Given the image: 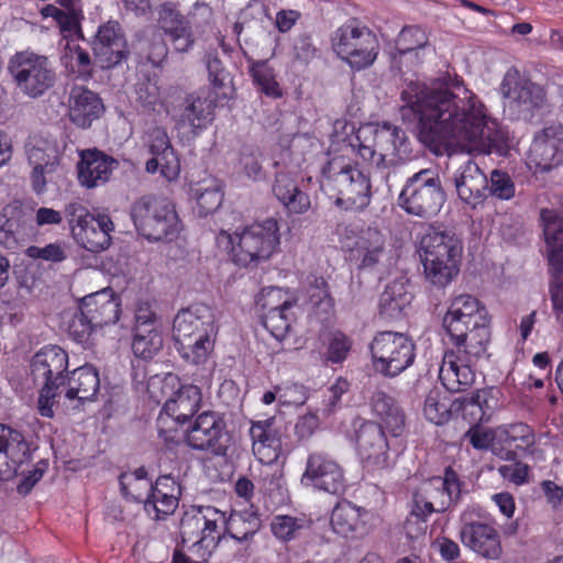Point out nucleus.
I'll return each instance as SVG.
<instances>
[{"instance_id": "1", "label": "nucleus", "mask_w": 563, "mask_h": 563, "mask_svg": "<svg viewBox=\"0 0 563 563\" xmlns=\"http://www.w3.org/2000/svg\"><path fill=\"white\" fill-rule=\"evenodd\" d=\"M401 100L404 115L412 112L418 137L429 147L452 144L467 152L501 154L507 146V133L497 120L460 84L450 88L410 81L401 91Z\"/></svg>"}, {"instance_id": "2", "label": "nucleus", "mask_w": 563, "mask_h": 563, "mask_svg": "<svg viewBox=\"0 0 563 563\" xmlns=\"http://www.w3.org/2000/svg\"><path fill=\"white\" fill-rule=\"evenodd\" d=\"M351 146L357 155L389 181L391 172L409 155L406 132L390 122L368 123L357 130Z\"/></svg>"}, {"instance_id": "3", "label": "nucleus", "mask_w": 563, "mask_h": 563, "mask_svg": "<svg viewBox=\"0 0 563 563\" xmlns=\"http://www.w3.org/2000/svg\"><path fill=\"white\" fill-rule=\"evenodd\" d=\"M218 328L211 308L203 303L192 305L178 311L173 323L175 347L183 360L199 365L213 350Z\"/></svg>"}, {"instance_id": "4", "label": "nucleus", "mask_w": 563, "mask_h": 563, "mask_svg": "<svg viewBox=\"0 0 563 563\" xmlns=\"http://www.w3.org/2000/svg\"><path fill=\"white\" fill-rule=\"evenodd\" d=\"M420 249L426 282L435 289L445 288L459 275L462 242L451 231L429 228Z\"/></svg>"}, {"instance_id": "5", "label": "nucleus", "mask_w": 563, "mask_h": 563, "mask_svg": "<svg viewBox=\"0 0 563 563\" xmlns=\"http://www.w3.org/2000/svg\"><path fill=\"white\" fill-rule=\"evenodd\" d=\"M224 527V512L211 506L191 507L180 519L181 547L197 560L207 561L221 540Z\"/></svg>"}, {"instance_id": "6", "label": "nucleus", "mask_w": 563, "mask_h": 563, "mask_svg": "<svg viewBox=\"0 0 563 563\" xmlns=\"http://www.w3.org/2000/svg\"><path fill=\"white\" fill-rule=\"evenodd\" d=\"M7 70L18 93L32 100L47 95L57 82L53 62L47 56L29 49L12 55Z\"/></svg>"}, {"instance_id": "7", "label": "nucleus", "mask_w": 563, "mask_h": 563, "mask_svg": "<svg viewBox=\"0 0 563 563\" xmlns=\"http://www.w3.org/2000/svg\"><path fill=\"white\" fill-rule=\"evenodd\" d=\"M323 186L335 191V205L346 210H362L371 201L369 178L343 157L331 158L322 168Z\"/></svg>"}, {"instance_id": "8", "label": "nucleus", "mask_w": 563, "mask_h": 563, "mask_svg": "<svg viewBox=\"0 0 563 563\" xmlns=\"http://www.w3.org/2000/svg\"><path fill=\"white\" fill-rule=\"evenodd\" d=\"M331 47L352 69L363 70L375 63L379 53V41L367 25L351 20L332 33Z\"/></svg>"}, {"instance_id": "9", "label": "nucleus", "mask_w": 563, "mask_h": 563, "mask_svg": "<svg viewBox=\"0 0 563 563\" xmlns=\"http://www.w3.org/2000/svg\"><path fill=\"white\" fill-rule=\"evenodd\" d=\"M444 201L445 191L440 175L431 168L408 177L398 196V206L406 213L423 219L435 216Z\"/></svg>"}, {"instance_id": "10", "label": "nucleus", "mask_w": 563, "mask_h": 563, "mask_svg": "<svg viewBox=\"0 0 563 563\" xmlns=\"http://www.w3.org/2000/svg\"><path fill=\"white\" fill-rule=\"evenodd\" d=\"M68 367L67 353L57 345L41 349L32 358L31 373L34 382L43 383L37 408L42 417L54 416L53 406L57 389L65 384L64 373Z\"/></svg>"}, {"instance_id": "11", "label": "nucleus", "mask_w": 563, "mask_h": 563, "mask_svg": "<svg viewBox=\"0 0 563 563\" xmlns=\"http://www.w3.org/2000/svg\"><path fill=\"white\" fill-rule=\"evenodd\" d=\"M225 238L232 244L234 261L242 266H256L268 260L279 245L278 224L275 219L253 223L234 238Z\"/></svg>"}, {"instance_id": "12", "label": "nucleus", "mask_w": 563, "mask_h": 563, "mask_svg": "<svg viewBox=\"0 0 563 563\" xmlns=\"http://www.w3.org/2000/svg\"><path fill=\"white\" fill-rule=\"evenodd\" d=\"M131 218L136 230L147 240H172L178 231L175 208L165 199L142 197L132 205Z\"/></svg>"}, {"instance_id": "13", "label": "nucleus", "mask_w": 563, "mask_h": 563, "mask_svg": "<svg viewBox=\"0 0 563 563\" xmlns=\"http://www.w3.org/2000/svg\"><path fill=\"white\" fill-rule=\"evenodd\" d=\"M415 349L413 341L404 333L379 332L369 345L373 367L386 377H396L412 365Z\"/></svg>"}, {"instance_id": "14", "label": "nucleus", "mask_w": 563, "mask_h": 563, "mask_svg": "<svg viewBox=\"0 0 563 563\" xmlns=\"http://www.w3.org/2000/svg\"><path fill=\"white\" fill-rule=\"evenodd\" d=\"M65 217L73 238L85 250L99 253L110 246L114 224L108 214H93L81 203L70 202L65 208Z\"/></svg>"}, {"instance_id": "15", "label": "nucleus", "mask_w": 563, "mask_h": 563, "mask_svg": "<svg viewBox=\"0 0 563 563\" xmlns=\"http://www.w3.org/2000/svg\"><path fill=\"white\" fill-rule=\"evenodd\" d=\"M499 91L505 108L516 119H531L547 103L544 88L522 76L515 67L506 71Z\"/></svg>"}, {"instance_id": "16", "label": "nucleus", "mask_w": 563, "mask_h": 563, "mask_svg": "<svg viewBox=\"0 0 563 563\" xmlns=\"http://www.w3.org/2000/svg\"><path fill=\"white\" fill-rule=\"evenodd\" d=\"M462 486L456 472L446 467L443 476L432 477L421 485L413 495V503L429 514L444 512L459 504Z\"/></svg>"}, {"instance_id": "17", "label": "nucleus", "mask_w": 563, "mask_h": 563, "mask_svg": "<svg viewBox=\"0 0 563 563\" xmlns=\"http://www.w3.org/2000/svg\"><path fill=\"white\" fill-rule=\"evenodd\" d=\"M357 454L366 467L383 470L389 463V443L382 424L357 419L353 422Z\"/></svg>"}, {"instance_id": "18", "label": "nucleus", "mask_w": 563, "mask_h": 563, "mask_svg": "<svg viewBox=\"0 0 563 563\" xmlns=\"http://www.w3.org/2000/svg\"><path fill=\"white\" fill-rule=\"evenodd\" d=\"M225 422L214 411H203L186 430V443L194 450L209 451L213 455H224Z\"/></svg>"}, {"instance_id": "19", "label": "nucleus", "mask_w": 563, "mask_h": 563, "mask_svg": "<svg viewBox=\"0 0 563 563\" xmlns=\"http://www.w3.org/2000/svg\"><path fill=\"white\" fill-rule=\"evenodd\" d=\"M301 484L333 495H340L345 490L342 467L322 452H311L308 455Z\"/></svg>"}, {"instance_id": "20", "label": "nucleus", "mask_w": 563, "mask_h": 563, "mask_svg": "<svg viewBox=\"0 0 563 563\" xmlns=\"http://www.w3.org/2000/svg\"><path fill=\"white\" fill-rule=\"evenodd\" d=\"M529 159L540 172H549L563 163L562 124L548 125L534 135Z\"/></svg>"}, {"instance_id": "21", "label": "nucleus", "mask_w": 563, "mask_h": 563, "mask_svg": "<svg viewBox=\"0 0 563 563\" xmlns=\"http://www.w3.org/2000/svg\"><path fill=\"white\" fill-rule=\"evenodd\" d=\"M31 460L30 445L24 435L0 424V481L14 478L19 468Z\"/></svg>"}, {"instance_id": "22", "label": "nucleus", "mask_w": 563, "mask_h": 563, "mask_svg": "<svg viewBox=\"0 0 563 563\" xmlns=\"http://www.w3.org/2000/svg\"><path fill=\"white\" fill-rule=\"evenodd\" d=\"M486 319H488L487 311L477 298L463 294L452 299L443 317V327L450 336H461L462 331Z\"/></svg>"}, {"instance_id": "23", "label": "nucleus", "mask_w": 563, "mask_h": 563, "mask_svg": "<svg viewBox=\"0 0 563 563\" xmlns=\"http://www.w3.org/2000/svg\"><path fill=\"white\" fill-rule=\"evenodd\" d=\"M459 198L472 209L482 205L488 195V178L473 161H467L453 177Z\"/></svg>"}, {"instance_id": "24", "label": "nucleus", "mask_w": 563, "mask_h": 563, "mask_svg": "<svg viewBox=\"0 0 563 563\" xmlns=\"http://www.w3.org/2000/svg\"><path fill=\"white\" fill-rule=\"evenodd\" d=\"M77 164L78 181L86 188H95L106 184L119 162L97 148L82 150Z\"/></svg>"}, {"instance_id": "25", "label": "nucleus", "mask_w": 563, "mask_h": 563, "mask_svg": "<svg viewBox=\"0 0 563 563\" xmlns=\"http://www.w3.org/2000/svg\"><path fill=\"white\" fill-rule=\"evenodd\" d=\"M148 150L153 155L146 162L145 169L154 174L157 170L167 179H174L180 170L179 159L170 144L166 131L162 128H154L148 134Z\"/></svg>"}, {"instance_id": "26", "label": "nucleus", "mask_w": 563, "mask_h": 563, "mask_svg": "<svg viewBox=\"0 0 563 563\" xmlns=\"http://www.w3.org/2000/svg\"><path fill=\"white\" fill-rule=\"evenodd\" d=\"M27 162L32 167L30 180L33 191L36 195L44 194V180L42 170L46 169L48 174L57 172L60 165V155L55 143L38 140L27 148Z\"/></svg>"}, {"instance_id": "27", "label": "nucleus", "mask_w": 563, "mask_h": 563, "mask_svg": "<svg viewBox=\"0 0 563 563\" xmlns=\"http://www.w3.org/2000/svg\"><path fill=\"white\" fill-rule=\"evenodd\" d=\"M460 537L464 545L486 559L496 560L501 554L499 534L487 523H465L460 531Z\"/></svg>"}, {"instance_id": "28", "label": "nucleus", "mask_w": 563, "mask_h": 563, "mask_svg": "<svg viewBox=\"0 0 563 563\" xmlns=\"http://www.w3.org/2000/svg\"><path fill=\"white\" fill-rule=\"evenodd\" d=\"M464 357L448 351L442 360L439 378L446 390L462 393L475 382V372L472 368L476 362H464Z\"/></svg>"}, {"instance_id": "29", "label": "nucleus", "mask_w": 563, "mask_h": 563, "mask_svg": "<svg viewBox=\"0 0 563 563\" xmlns=\"http://www.w3.org/2000/svg\"><path fill=\"white\" fill-rule=\"evenodd\" d=\"M80 306L97 329L119 320L120 299L109 288L86 296Z\"/></svg>"}, {"instance_id": "30", "label": "nucleus", "mask_w": 563, "mask_h": 563, "mask_svg": "<svg viewBox=\"0 0 563 563\" xmlns=\"http://www.w3.org/2000/svg\"><path fill=\"white\" fill-rule=\"evenodd\" d=\"M272 191L289 214L306 213L311 207L309 195L299 188L294 175L289 172L276 174Z\"/></svg>"}, {"instance_id": "31", "label": "nucleus", "mask_w": 563, "mask_h": 563, "mask_svg": "<svg viewBox=\"0 0 563 563\" xmlns=\"http://www.w3.org/2000/svg\"><path fill=\"white\" fill-rule=\"evenodd\" d=\"M130 55H133L140 64L158 66L167 55V46L161 31L155 26H148L137 32L132 40Z\"/></svg>"}, {"instance_id": "32", "label": "nucleus", "mask_w": 563, "mask_h": 563, "mask_svg": "<svg viewBox=\"0 0 563 563\" xmlns=\"http://www.w3.org/2000/svg\"><path fill=\"white\" fill-rule=\"evenodd\" d=\"M273 423V419L257 421L250 429L253 453L263 465L279 464L282 442Z\"/></svg>"}, {"instance_id": "33", "label": "nucleus", "mask_w": 563, "mask_h": 563, "mask_svg": "<svg viewBox=\"0 0 563 563\" xmlns=\"http://www.w3.org/2000/svg\"><path fill=\"white\" fill-rule=\"evenodd\" d=\"M454 349L450 352L464 357V362H476L485 355L490 339L489 320L462 331L461 336H450Z\"/></svg>"}, {"instance_id": "34", "label": "nucleus", "mask_w": 563, "mask_h": 563, "mask_svg": "<svg viewBox=\"0 0 563 563\" xmlns=\"http://www.w3.org/2000/svg\"><path fill=\"white\" fill-rule=\"evenodd\" d=\"M69 118L79 128H89L103 112L104 107L99 96L82 87L75 86L70 91Z\"/></svg>"}, {"instance_id": "35", "label": "nucleus", "mask_w": 563, "mask_h": 563, "mask_svg": "<svg viewBox=\"0 0 563 563\" xmlns=\"http://www.w3.org/2000/svg\"><path fill=\"white\" fill-rule=\"evenodd\" d=\"M175 482L169 476L158 477L150 495L144 499L146 514L155 520L165 519L172 515L177 506L178 498L174 494Z\"/></svg>"}, {"instance_id": "36", "label": "nucleus", "mask_w": 563, "mask_h": 563, "mask_svg": "<svg viewBox=\"0 0 563 563\" xmlns=\"http://www.w3.org/2000/svg\"><path fill=\"white\" fill-rule=\"evenodd\" d=\"M386 254V239L376 228H367L357 236L352 256L360 261L361 268L376 266Z\"/></svg>"}, {"instance_id": "37", "label": "nucleus", "mask_w": 563, "mask_h": 563, "mask_svg": "<svg viewBox=\"0 0 563 563\" xmlns=\"http://www.w3.org/2000/svg\"><path fill=\"white\" fill-rule=\"evenodd\" d=\"M216 100L200 93L186 97L178 124L188 125L194 133L207 128L213 120Z\"/></svg>"}, {"instance_id": "38", "label": "nucleus", "mask_w": 563, "mask_h": 563, "mask_svg": "<svg viewBox=\"0 0 563 563\" xmlns=\"http://www.w3.org/2000/svg\"><path fill=\"white\" fill-rule=\"evenodd\" d=\"M496 437L503 445L500 456L506 460H515L517 450L525 452L534 444L532 429L522 422L497 428Z\"/></svg>"}, {"instance_id": "39", "label": "nucleus", "mask_w": 563, "mask_h": 563, "mask_svg": "<svg viewBox=\"0 0 563 563\" xmlns=\"http://www.w3.org/2000/svg\"><path fill=\"white\" fill-rule=\"evenodd\" d=\"M413 298L409 282L405 278L387 284L379 298V313L387 319L399 318Z\"/></svg>"}, {"instance_id": "40", "label": "nucleus", "mask_w": 563, "mask_h": 563, "mask_svg": "<svg viewBox=\"0 0 563 563\" xmlns=\"http://www.w3.org/2000/svg\"><path fill=\"white\" fill-rule=\"evenodd\" d=\"M200 402V389L195 385H183L166 400L164 410L178 423H185L198 411Z\"/></svg>"}, {"instance_id": "41", "label": "nucleus", "mask_w": 563, "mask_h": 563, "mask_svg": "<svg viewBox=\"0 0 563 563\" xmlns=\"http://www.w3.org/2000/svg\"><path fill=\"white\" fill-rule=\"evenodd\" d=\"M372 410L386 429L394 435L401 434L405 428V413L397 401L383 390H376L372 396Z\"/></svg>"}, {"instance_id": "42", "label": "nucleus", "mask_w": 563, "mask_h": 563, "mask_svg": "<svg viewBox=\"0 0 563 563\" xmlns=\"http://www.w3.org/2000/svg\"><path fill=\"white\" fill-rule=\"evenodd\" d=\"M100 387L97 369L91 365H85L75 369L69 378V388L66 391L68 399L79 401L92 400Z\"/></svg>"}, {"instance_id": "43", "label": "nucleus", "mask_w": 563, "mask_h": 563, "mask_svg": "<svg viewBox=\"0 0 563 563\" xmlns=\"http://www.w3.org/2000/svg\"><path fill=\"white\" fill-rule=\"evenodd\" d=\"M159 23L166 34L169 35L173 45L178 52H187L194 44V37L187 21L172 9L161 12Z\"/></svg>"}, {"instance_id": "44", "label": "nucleus", "mask_w": 563, "mask_h": 563, "mask_svg": "<svg viewBox=\"0 0 563 563\" xmlns=\"http://www.w3.org/2000/svg\"><path fill=\"white\" fill-rule=\"evenodd\" d=\"M207 69L209 82L217 99H231L234 96L233 78L217 54L208 53Z\"/></svg>"}, {"instance_id": "45", "label": "nucleus", "mask_w": 563, "mask_h": 563, "mask_svg": "<svg viewBox=\"0 0 563 563\" xmlns=\"http://www.w3.org/2000/svg\"><path fill=\"white\" fill-rule=\"evenodd\" d=\"M427 33L419 26H406L399 33L395 51L390 52L393 64H401V58L407 55L418 57L417 51L428 44Z\"/></svg>"}, {"instance_id": "46", "label": "nucleus", "mask_w": 563, "mask_h": 563, "mask_svg": "<svg viewBox=\"0 0 563 563\" xmlns=\"http://www.w3.org/2000/svg\"><path fill=\"white\" fill-rule=\"evenodd\" d=\"M361 508L347 500L336 504L331 515V526L335 533L347 537L361 526Z\"/></svg>"}, {"instance_id": "47", "label": "nucleus", "mask_w": 563, "mask_h": 563, "mask_svg": "<svg viewBox=\"0 0 563 563\" xmlns=\"http://www.w3.org/2000/svg\"><path fill=\"white\" fill-rule=\"evenodd\" d=\"M134 331L132 351L136 357L150 360L159 352L163 336L157 328H136Z\"/></svg>"}, {"instance_id": "48", "label": "nucleus", "mask_w": 563, "mask_h": 563, "mask_svg": "<svg viewBox=\"0 0 563 563\" xmlns=\"http://www.w3.org/2000/svg\"><path fill=\"white\" fill-rule=\"evenodd\" d=\"M250 65V74L253 82L258 90L267 97L279 98L282 97V89L275 79V74L272 67L265 60H254L247 57Z\"/></svg>"}, {"instance_id": "49", "label": "nucleus", "mask_w": 563, "mask_h": 563, "mask_svg": "<svg viewBox=\"0 0 563 563\" xmlns=\"http://www.w3.org/2000/svg\"><path fill=\"white\" fill-rule=\"evenodd\" d=\"M423 413L432 423L448 422L451 417L450 399L438 389L430 390L424 399Z\"/></svg>"}, {"instance_id": "50", "label": "nucleus", "mask_w": 563, "mask_h": 563, "mask_svg": "<svg viewBox=\"0 0 563 563\" xmlns=\"http://www.w3.org/2000/svg\"><path fill=\"white\" fill-rule=\"evenodd\" d=\"M66 67L70 69L77 78L88 80L92 76L91 58L87 51L80 46H68L65 54Z\"/></svg>"}, {"instance_id": "51", "label": "nucleus", "mask_w": 563, "mask_h": 563, "mask_svg": "<svg viewBox=\"0 0 563 563\" xmlns=\"http://www.w3.org/2000/svg\"><path fill=\"white\" fill-rule=\"evenodd\" d=\"M137 103L147 111H155L162 104L161 88L156 80L145 78L135 85Z\"/></svg>"}, {"instance_id": "52", "label": "nucleus", "mask_w": 563, "mask_h": 563, "mask_svg": "<svg viewBox=\"0 0 563 563\" xmlns=\"http://www.w3.org/2000/svg\"><path fill=\"white\" fill-rule=\"evenodd\" d=\"M263 153L256 145H244L241 151L240 164L245 176L252 180L264 177L262 167Z\"/></svg>"}, {"instance_id": "53", "label": "nucleus", "mask_w": 563, "mask_h": 563, "mask_svg": "<svg viewBox=\"0 0 563 563\" xmlns=\"http://www.w3.org/2000/svg\"><path fill=\"white\" fill-rule=\"evenodd\" d=\"M256 303L265 312L282 309L290 310L294 307V302L287 298L286 292L278 287L263 289L257 296Z\"/></svg>"}, {"instance_id": "54", "label": "nucleus", "mask_w": 563, "mask_h": 563, "mask_svg": "<svg viewBox=\"0 0 563 563\" xmlns=\"http://www.w3.org/2000/svg\"><path fill=\"white\" fill-rule=\"evenodd\" d=\"M290 310H272L265 312L263 317L264 327L272 333V335L282 341L287 335L291 325Z\"/></svg>"}, {"instance_id": "55", "label": "nucleus", "mask_w": 563, "mask_h": 563, "mask_svg": "<svg viewBox=\"0 0 563 563\" xmlns=\"http://www.w3.org/2000/svg\"><path fill=\"white\" fill-rule=\"evenodd\" d=\"M305 520L291 516H276L272 520L271 529L276 538L289 541L297 538L303 528Z\"/></svg>"}, {"instance_id": "56", "label": "nucleus", "mask_w": 563, "mask_h": 563, "mask_svg": "<svg viewBox=\"0 0 563 563\" xmlns=\"http://www.w3.org/2000/svg\"><path fill=\"white\" fill-rule=\"evenodd\" d=\"M488 194L500 200H509L515 196V183L508 173L494 169L488 180Z\"/></svg>"}, {"instance_id": "57", "label": "nucleus", "mask_w": 563, "mask_h": 563, "mask_svg": "<svg viewBox=\"0 0 563 563\" xmlns=\"http://www.w3.org/2000/svg\"><path fill=\"white\" fill-rule=\"evenodd\" d=\"M93 53L101 68L114 67L130 55L128 46H109L102 44H93Z\"/></svg>"}, {"instance_id": "58", "label": "nucleus", "mask_w": 563, "mask_h": 563, "mask_svg": "<svg viewBox=\"0 0 563 563\" xmlns=\"http://www.w3.org/2000/svg\"><path fill=\"white\" fill-rule=\"evenodd\" d=\"M195 199L197 201L198 214L206 217L221 206L223 195L217 187L197 188L195 190Z\"/></svg>"}, {"instance_id": "59", "label": "nucleus", "mask_w": 563, "mask_h": 563, "mask_svg": "<svg viewBox=\"0 0 563 563\" xmlns=\"http://www.w3.org/2000/svg\"><path fill=\"white\" fill-rule=\"evenodd\" d=\"M430 514L413 503V507L404 522V530L410 540L424 537L428 530L427 518Z\"/></svg>"}, {"instance_id": "60", "label": "nucleus", "mask_w": 563, "mask_h": 563, "mask_svg": "<svg viewBox=\"0 0 563 563\" xmlns=\"http://www.w3.org/2000/svg\"><path fill=\"white\" fill-rule=\"evenodd\" d=\"M282 464L263 465L260 473L261 489L268 495L279 493L283 488Z\"/></svg>"}, {"instance_id": "61", "label": "nucleus", "mask_w": 563, "mask_h": 563, "mask_svg": "<svg viewBox=\"0 0 563 563\" xmlns=\"http://www.w3.org/2000/svg\"><path fill=\"white\" fill-rule=\"evenodd\" d=\"M96 329L97 328L90 322V318L86 316L81 307L78 312L74 313L68 323V333L78 343L88 342L91 333Z\"/></svg>"}, {"instance_id": "62", "label": "nucleus", "mask_w": 563, "mask_h": 563, "mask_svg": "<svg viewBox=\"0 0 563 563\" xmlns=\"http://www.w3.org/2000/svg\"><path fill=\"white\" fill-rule=\"evenodd\" d=\"M471 444L477 450L492 449L495 454L500 455L501 451L497 448L498 441L496 437V430L485 431L479 428H471L466 433Z\"/></svg>"}, {"instance_id": "63", "label": "nucleus", "mask_w": 563, "mask_h": 563, "mask_svg": "<svg viewBox=\"0 0 563 563\" xmlns=\"http://www.w3.org/2000/svg\"><path fill=\"white\" fill-rule=\"evenodd\" d=\"M25 254L33 260H44L54 263L63 262L66 258L65 250L59 243H51L44 247L32 245L26 249Z\"/></svg>"}, {"instance_id": "64", "label": "nucleus", "mask_w": 563, "mask_h": 563, "mask_svg": "<svg viewBox=\"0 0 563 563\" xmlns=\"http://www.w3.org/2000/svg\"><path fill=\"white\" fill-rule=\"evenodd\" d=\"M260 526L261 521L257 516H250V520L247 522L241 518H233L231 521V528L235 531L230 532V536L239 542H243L253 537L260 529Z\"/></svg>"}]
</instances>
